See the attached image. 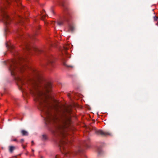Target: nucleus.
<instances>
[{
	"label": "nucleus",
	"mask_w": 158,
	"mask_h": 158,
	"mask_svg": "<svg viewBox=\"0 0 158 158\" xmlns=\"http://www.w3.org/2000/svg\"><path fill=\"white\" fill-rule=\"evenodd\" d=\"M68 49V48L67 47H64V52L67 55V57H69L68 55L67 54L66 51Z\"/></svg>",
	"instance_id": "a211bd4d"
},
{
	"label": "nucleus",
	"mask_w": 158,
	"mask_h": 158,
	"mask_svg": "<svg viewBox=\"0 0 158 158\" xmlns=\"http://www.w3.org/2000/svg\"><path fill=\"white\" fill-rule=\"evenodd\" d=\"M32 71L35 79L30 81L29 90L34 96V100L38 102L40 110L46 114V121L53 124L52 132L56 137L58 138L59 145L60 150H63V153L67 157L72 156L73 154L67 148L70 143L68 140L70 136L67 137V132L70 129V118L69 115L71 113V106H65L62 112H52L53 110L57 111L55 106L49 101L51 97L47 94L50 91L52 84L45 80L39 71L34 69Z\"/></svg>",
	"instance_id": "f257e3e1"
},
{
	"label": "nucleus",
	"mask_w": 158,
	"mask_h": 158,
	"mask_svg": "<svg viewBox=\"0 0 158 158\" xmlns=\"http://www.w3.org/2000/svg\"><path fill=\"white\" fill-rule=\"evenodd\" d=\"M31 143H32V145H33V143H34V142H33V141H31Z\"/></svg>",
	"instance_id": "7c9ffc66"
},
{
	"label": "nucleus",
	"mask_w": 158,
	"mask_h": 158,
	"mask_svg": "<svg viewBox=\"0 0 158 158\" xmlns=\"http://www.w3.org/2000/svg\"><path fill=\"white\" fill-rule=\"evenodd\" d=\"M40 27H38L36 29H39Z\"/></svg>",
	"instance_id": "f704fd0d"
},
{
	"label": "nucleus",
	"mask_w": 158,
	"mask_h": 158,
	"mask_svg": "<svg viewBox=\"0 0 158 158\" xmlns=\"http://www.w3.org/2000/svg\"><path fill=\"white\" fill-rule=\"evenodd\" d=\"M24 141V139H21L20 140V143H22Z\"/></svg>",
	"instance_id": "393cba45"
},
{
	"label": "nucleus",
	"mask_w": 158,
	"mask_h": 158,
	"mask_svg": "<svg viewBox=\"0 0 158 158\" xmlns=\"http://www.w3.org/2000/svg\"><path fill=\"white\" fill-rule=\"evenodd\" d=\"M15 149V147L13 146H10L9 147V151L10 153H12L14 150Z\"/></svg>",
	"instance_id": "9b49d317"
},
{
	"label": "nucleus",
	"mask_w": 158,
	"mask_h": 158,
	"mask_svg": "<svg viewBox=\"0 0 158 158\" xmlns=\"http://www.w3.org/2000/svg\"><path fill=\"white\" fill-rule=\"evenodd\" d=\"M18 19V20L19 23H20L22 24H23L24 23V20H25V19L20 16H19Z\"/></svg>",
	"instance_id": "9d476101"
},
{
	"label": "nucleus",
	"mask_w": 158,
	"mask_h": 158,
	"mask_svg": "<svg viewBox=\"0 0 158 158\" xmlns=\"http://www.w3.org/2000/svg\"><path fill=\"white\" fill-rule=\"evenodd\" d=\"M68 96L70 98V96H71V94H70L69 93L68 94Z\"/></svg>",
	"instance_id": "cd10ccee"
},
{
	"label": "nucleus",
	"mask_w": 158,
	"mask_h": 158,
	"mask_svg": "<svg viewBox=\"0 0 158 158\" xmlns=\"http://www.w3.org/2000/svg\"><path fill=\"white\" fill-rule=\"evenodd\" d=\"M51 12L53 14H54V12L52 10V9L51 10Z\"/></svg>",
	"instance_id": "bb28decb"
},
{
	"label": "nucleus",
	"mask_w": 158,
	"mask_h": 158,
	"mask_svg": "<svg viewBox=\"0 0 158 158\" xmlns=\"http://www.w3.org/2000/svg\"><path fill=\"white\" fill-rule=\"evenodd\" d=\"M7 47L9 50L11 51H12L14 49V46L13 45H7Z\"/></svg>",
	"instance_id": "4468645a"
},
{
	"label": "nucleus",
	"mask_w": 158,
	"mask_h": 158,
	"mask_svg": "<svg viewBox=\"0 0 158 158\" xmlns=\"http://www.w3.org/2000/svg\"><path fill=\"white\" fill-rule=\"evenodd\" d=\"M27 154H28V152H27V153H26V155H27Z\"/></svg>",
	"instance_id": "72a5a7b5"
},
{
	"label": "nucleus",
	"mask_w": 158,
	"mask_h": 158,
	"mask_svg": "<svg viewBox=\"0 0 158 158\" xmlns=\"http://www.w3.org/2000/svg\"><path fill=\"white\" fill-rule=\"evenodd\" d=\"M65 21H68V19L67 16L64 17L63 19L61 20L58 22L57 24L58 25L60 26H62L64 22Z\"/></svg>",
	"instance_id": "6e6552de"
},
{
	"label": "nucleus",
	"mask_w": 158,
	"mask_h": 158,
	"mask_svg": "<svg viewBox=\"0 0 158 158\" xmlns=\"http://www.w3.org/2000/svg\"><path fill=\"white\" fill-rule=\"evenodd\" d=\"M21 133L23 136H27L28 135V132L24 130H22Z\"/></svg>",
	"instance_id": "f8f14e48"
},
{
	"label": "nucleus",
	"mask_w": 158,
	"mask_h": 158,
	"mask_svg": "<svg viewBox=\"0 0 158 158\" xmlns=\"http://www.w3.org/2000/svg\"><path fill=\"white\" fill-rule=\"evenodd\" d=\"M18 3L19 8H23L20 5V0H1V6L0 7V15L2 18L4 23L6 25L9 24L11 21V19L7 14L6 10L9 6Z\"/></svg>",
	"instance_id": "f03ea898"
},
{
	"label": "nucleus",
	"mask_w": 158,
	"mask_h": 158,
	"mask_svg": "<svg viewBox=\"0 0 158 158\" xmlns=\"http://www.w3.org/2000/svg\"><path fill=\"white\" fill-rule=\"evenodd\" d=\"M16 34H17V37L19 39L21 38V39H23L25 37L22 35V34L21 33L20 29H19L17 31Z\"/></svg>",
	"instance_id": "1a4fd4ad"
},
{
	"label": "nucleus",
	"mask_w": 158,
	"mask_h": 158,
	"mask_svg": "<svg viewBox=\"0 0 158 158\" xmlns=\"http://www.w3.org/2000/svg\"><path fill=\"white\" fill-rule=\"evenodd\" d=\"M47 139V137L45 135H42V139L44 140L45 141Z\"/></svg>",
	"instance_id": "f3484780"
},
{
	"label": "nucleus",
	"mask_w": 158,
	"mask_h": 158,
	"mask_svg": "<svg viewBox=\"0 0 158 158\" xmlns=\"http://www.w3.org/2000/svg\"><path fill=\"white\" fill-rule=\"evenodd\" d=\"M44 12H45V10H43V12L42 13V14H43V13H44Z\"/></svg>",
	"instance_id": "2f4dec72"
},
{
	"label": "nucleus",
	"mask_w": 158,
	"mask_h": 158,
	"mask_svg": "<svg viewBox=\"0 0 158 158\" xmlns=\"http://www.w3.org/2000/svg\"><path fill=\"white\" fill-rule=\"evenodd\" d=\"M98 152L99 155H101L102 153V150L100 149H98Z\"/></svg>",
	"instance_id": "412c9836"
},
{
	"label": "nucleus",
	"mask_w": 158,
	"mask_h": 158,
	"mask_svg": "<svg viewBox=\"0 0 158 158\" xmlns=\"http://www.w3.org/2000/svg\"><path fill=\"white\" fill-rule=\"evenodd\" d=\"M22 146H23V148H25L26 147V146H24L23 145H22Z\"/></svg>",
	"instance_id": "c85d7f7f"
},
{
	"label": "nucleus",
	"mask_w": 158,
	"mask_h": 158,
	"mask_svg": "<svg viewBox=\"0 0 158 158\" xmlns=\"http://www.w3.org/2000/svg\"><path fill=\"white\" fill-rule=\"evenodd\" d=\"M83 145L86 148H88L89 147V145L88 144L87 142L85 141H84Z\"/></svg>",
	"instance_id": "2eb2a0df"
},
{
	"label": "nucleus",
	"mask_w": 158,
	"mask_h": 158,
	"mask_svg": "<svg viewBox=\"0 0 158 158\" xmlns=\"http://www.w3.org/2000/svg\"><path fill=\"white\" fill-rule=\"evenodd\" d=\"M25 60V59L19 56H18L17 60H12L7 62L9 64V69L12 76H14L17 72H22L28 67L22 64V62Z\"/></svg>",
	"instance_id": "7ed1b4c3"
},
{
	"label": "nucleus",
	"mask_w": 158,
	"mask_h": 158,
	"mask_svg": "<svg viewBox=\"0 0 158 158\" xmlns=\"http://www.w3.org/2000/svg\"><path fill=\"white\" fill-rule=\"evenodd\" d=\"M60 4L63 7L65 11H66V10H68V8L65 6V4L63 2H60Z\"/></svg>",
	"instance_id": "ddd939ff"
},
{
	"label": "nucleus",
	"mask_w": 158,
	"mask_h": 158,
	"mask_svg": "<svg viewBox=\"0 0 158 158\" xmlns=\"http://www.w3.org/2000/svg\"><path fill=\"white\" fill-rule=\"evenodd\" d=\"M82 151V149H81V148H80L79 149L78 151V152L79 153H81V152Z\"/></svg>",
	"instance_id": "b1692460"
},
{
	"label": "nucleus",
	"mask_w": 158,
	"mask_h": 158,
	"mask_svg": "<svg viewBox=\"0 0 158 158\" xmlns=\"http://www.w3.org/2000/svg\"><path fill=\"white\" fill-rule=\"evenodd\" d=\"M59 157V155H57L55 156V158H58Z\"/></svg>",
	"instance_id": "a878e982"
},
{
	"label": "nucleus",
	"mask_w": 158,
	"mask_h": 158,
	"mask_svg": "<svg viewBox=\"0 0 158 158\" xmlns=\"http://www.w3.org/2000/svg\"><path fill=\"white\" fill-rule=\"evenodd\" d=\"M74 30V28L72 26H70L69 27V30L72 32H73Z\"/></svg>",
	"instance_id": "6ab92c4d"
},
{
	"label": "nucleus",
	"mask_w": 158,
	"mask_h": 158,
	"mask_svg": "<svg viewBox=\"0 0 158 158\" xmlns=\"http://www.w3.org/2000/svg\"><path fill=\"white\" fill-rule=\"evenodd\" d=\"M153 19L154 21H156L158 20V16H154L153 17Z\"/></svg>",
	"instance_id": "aec40b11"
},
{
	"label": "nucleus",
	"mask_w": 158,
	"mask_h": 158,
	"mask_svg": "<svg viewBox=\"0 0 158 158\" xmlns=\"http://www.w3.org/2000/svg\"><path fill=\"white\" fill-rule=\"evenodd\" d=\"M11 141H16V142H17L18 141L17 139H11Z\"/></svg>",
	"instance_id": "5701e85b"
},
{
	"label": "nucleus",
	"mask_w": 158,
	"mask_h": 158,
	"mask_svg": "<svg viewBox=\"0 0 158 158\" xmlns=\"http://www.w3.org/2000/svg\"><path fill=\"white\" fill-rule=\"evenodd\" d=\"M36 35V33H35L31 36H28L27 37L25 38L26 40L24 41V48L26 50L29 52L33 51L37 53H41L44 52L43 50L38 49L35 47L33 46L32 44H31V40L35 39Z\"/></svg>",
	"instance_id": "20e7f679"
},
{
	"label": "nucleus",
	"mask_w": 158,
	"mask_h": 158,
	"mask_svg": "<svg viewBox=\"0 0 158 158\" xmlns=\"http://www.w3.org/2000/svg\"><path fill=\"white\" fill-rule=\"evenodd\" d=\"M13 100L14 101H16V98H14L13 99Z\"/></svg>",
	"instance_id": "c756f323"
},
{
	"label": "nucleus",
	"mask_w": 158,
	"mask_h": 158,
	"mask_svg": "<svg viewBox=\"0 0 158 158\" xmlns=\"http://www.w3.org/2000/svg\"><path fill=\"white\" fill-rule=\"evenodd\" d=\"M17 80L18 81V85L19 89L20 90H23V89L24 87V85L25 84V82L23 78L18 77Z\"/></svg>",
	"instance_id": "423d86ee"
},
{
	"label": "nucleus",
	"mask_w": 158,
	"mask_h": 158,
	"mask_svg": "<svg viewBox=\"0 0 158 158\" xmlns=\"http://www.w3.org/2000/svg\"><path fill=\"white\" fill-rule=\"evenodd\" d=\"M47 64L51 65L52 66L53 65L54 61V58L52 56H50L47 58Z\"/></svg>",
	"instance_id": "0eeeda50"
},
{
	"label": "nucleus",
	"mask_w": 158,
	"mask_h": 158,
	"mask_svg": "<svg viewBox=\"0 0 158 158\" xmlns=\"http://www.w3.org/2000/svg\"><path fill=\"white\" fill-rule=\"evenodd\" d=\"M46 15H47V16H48V15H42V17H41V19H42V20H44V19H45V17H46Z\"/></svg>",
	"instance_id": "4be33fe9"
},
{
	"label": "nucleus",
	"mask_w": 158,
	"mask_h": 158,
	"mask_svg": "<svg viewBox=\"0 0 158 158\" xmlns=\"http://www.w3.org/2000/svg\"><path fill=\"white\" fill-rule=\"evenodd\" d=\"M32 152H34V150H33V149H32Z\"/></svg>",
	"instance_id": "473e14b6"
},
{
	"label": "nucleus",
	"mask_w": 158,
	"mask_h": 158,
	"mask_svg": "<svg viewBox=\"0 0 158 158\" xmlns=\"http://www.w3.org/2000/svg\"><path fill=\"white\" fill-rule=\"evenodd\" d=\"M63 64L64 66H67V67H71V68H72L73 67V66H70H70H69V65H67L65 63L64 60L63 61Z\"/></svg>",
	"instance_id": "dca6fc26"
},
{
	"label": "nucleus",
	"mask_w": 158,
	"mask_h": 158,
	"mask_svg": "<svg viewBox=\"0 0 158 158\" xmlns=\"http://www.w3.org/2000/svg\"><path fill=\"white\" fill-rule=\"evenodd\" d=\"M95 133L97 135L102 136H106L107 135H112V134L110 131H104L102 130H94Z\"/></svg>",
	"instance_id": "39448f33"
}]
</instances>
